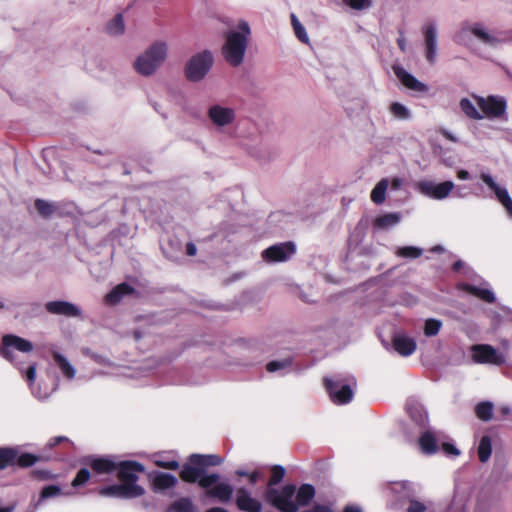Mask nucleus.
Segmentation results:
<instances>
[{
  "mask_svg": "<svg viewBox=\"0 0 512 512\" xmlns=\"http://www.w3.org/2000/svg\"><path fill=\"white\" fill-rule=\"evenodd\" d=\"M250 34L251 30L246 21L239 22L238 31L225 34L222 55L232 67H238L243 62Z\"/></svg>",
  "mask_w": 512,
  "mask_h": 512,
  "instance_id": "f257e3e1",
  "label": "nucleus"
},
{
  "mask_svg": "<svg viewBox=\"0 0 512 512\" xmlns=\"http://www.w3.org/2000/svg\"><path fill=\"white\" fill-rule=\"evenodd\" d=\"M167 57V45L157 41L139 55L134 62V69L142 76H150L156 72Z\"/></svg>",
  "mask_w": 512,
  "mask_h": 512,
  "instance_id": "f03ea898",
  "label": "nucleus"
},
{
  "mask_svg": "<svg viewBox=\"0 0 512 512\" xmlns=\"http://www.w3.org/2000/svg\"><path fill=\"white\" fill-rule=\"evenodd\" d=\"M295 494L296 486L293 484H287L280 490L276 488H268L266 492V499L281 512H297L298 505L294 500Z\"/></svg>",
  "mask_w": 512,
  "mask_h": 512,
  "instance_id": "7ed1b4c3",
  "label": "nucleus"
},
{
  "mask_svg": "<svg viewBox=\"0 0 512 512\" xmlns=\"http://www.w3.org/2000/svg\"><path fill=\"white\" fill-rule=\"evenodd\" d=\"M34 349L33 343L20 336L14 334H6L2 337V346L0 348V355L11 363L18 366V369L23 373V368L16 363L14 355L15 351L23 354L32 352Z\"/></svg>",
  "mask_w": 512,
  "mask_h": 512,
  "instance_id": "20e7f679",
  "label": "nucleus"
},
{
  "mask_svg": "<svg viewBox=\"0 0 512 512\" xmlns=\"http://www.w3.org/2000/svg\"><path fill=\"white\" fill-rule=\"evenodd\" d=\"M213 62V55L209 50H204L200 53H197L186 64V78L192 82H198L202 80L210 71Z\"/></svg>",
  "mask_w": 512,
  "mask_h": 512,
  "instance_id": "39448f33",
  "label": "nucleus"
},
{
  "mask_svg": "<svg viewBox=\"0 0 512 512\" xmlns=\"http://www.w3.org/2000/svg\"><path fill=\"white\" fill-rule=\"evenodd\" d=\"M471 359L476 364L501 366L506 362V356L492 345L474 344L470 347Z\"/></svg>",
  "mask_w": 512,
  "mask_h": 512,
  "instance_id": "423d86ee",
  "label": "nucleus"
},
{
  "mask_svg": "<svg viewBox=\"0 0 512 512\" xmlns=\"http://www.w3.org/2000/svg\"><path fill=\"white\" fill-rule=\"evenodd\" d=\"M477 105L488 118H502L506 114L507 101L498 95L474 96Z\"/></svg>",
  "mask_w": 512,
  "mask_h": 512,
  "instance_id": "0eeeda50",
  "label": "nucleus"
},
{
  "mask_svg": "<svg viewBox=\"0 0 512 512\" xmlns=\"http://www.w3.org/2000/svg\"><path fill=\"white\" fill-rule=\"evenodd\" d=\"M325 386L331 401L338 405L349 403L354 396V391L349 383L341 379L325 378Z\"/></svg>",
  "mask_w": 512,
  "mask_h": 512,
  "instance_id": "6e6552de",
  "label": "nucleus"
},
{
  "mask_svg": "<svg viewBox=\"0 0 512 512\" xmlns=\"http://www.w3.org/2000/svg\"><path fill=\"white\" fill-rule=\"evenodd\" d=\"M98 493L104 497L133 499L142 496L145 490L140 485L113 484L99 489Z\"/></svg>",
  "mask_w": 512,
  "mask_h": 512,
  "instance_id": "1a4fd4ad",
  "label": "nucleus"
},
{
  "mask_svg": "<svg viewBox=\"0 0 512 512\" xmlns=\"http://www.w3.org/2000/svg\"><path fill=\"white\" fill-rule=\"evenodd\" d=\"M296 252V246L293 242H283L274 244L263 250L262 258L267 263H278L289 260Z\"/></svg>",
  "mask_w": 512,
  "mask_h": 512,
  "instance_id": "9d476101",
  "label": "nucleus"
},
{
  "mask_svg": "<svg viewBox=\"0 0 512 512\" xmlns=\"http://www.w3.org/2000/svg\"><path fill=\"white\" fill-rule=\"evenodd\" d=\"M454 187L455 185L452 181L435 183L430 180H424L417 184V188L421 194L436 200L447 198Z\"/></svg>",
  "mask_w": 512,
  "mask_h": 512,
  "instance_id": "9b49d317",
  "label": "nucleus"
},
{
  "mask_svg": "<svg viewBox=\"0 0 512 512\" xmlns=\"http://www.w3.org/2000/svg\"><path fill=\"white\" fill-rule=\"evenodd\" d=\"M118 478L124 485H138V475L145 471L144 466L137 461H121L117 463Z\"/></svg>",
  "mask_w": 512,
  "mask_h": 512,
  "instance_id": "f8f14e48",
  "label": "nucleus"
},
{
  "mask_svg": "<svg viewBox=\"0 0 512 512\" xmlns=\"http://www.w3.org/2000/svg\"><path fill=\"white\" fill-rule=\"evenodd\" d=\"M425 44V58L429 64L433 65L437 54V30L433 23H426L422 27Z\"/></svg>",
  "mask_w": 512,
  "mask_h": 512,
  "instance_id": "ddd939ff",
  "label": "nucleus"
},
{
  "mask_svg": "<svg viewBox=\"0 0 512 512\" xmlns=\"http://www.w3.org/2000/svg\"><path fill=\"white\" fill-rule=\"evenodd\" d=\"M480 178L494 192L496 198L503 205L508 214L512 216V198L508 191L498 186L489 174L482 173Z\"/></svg>",
  "mask_w": 512,
  "mask_h": 512,
  "instance_id": "4468645a",
  "label": "nucleus"
},
{
  "mask_svg": "<svg viewBox=\"0 0 512 512\" xmlns=\"http://www.w3.org/2000/svg\"><path fill=\"white\" fill-rule=\"evenodd\" d=\"M46 310L55 315H64L67 317H81V309L68 301H50L45 305Z\"/></svg>",
  "mask_w": 512,
  "mask_h": 512,
  "instance_id": "2eb2a0df",
  "label": "nucleus"
},
{
  "mask_svg": "<svg viewBox=\"0 0 512 512\" xmlns=\"http://www.w3.org/2000/svg\"><path fill=\"white\" fill-rule=\"evenodd\" d=\"M392 69L395 76L407 89L417 92L428 91V86L426 84L417 80L412 74L408 73L402 66L393 65Z\"/></svg>",
  "mask_w": 512,
  "mask_h": 512,
  "instance_id": "dca6fc26",
  "label": "nucleus"
},
{
  "mask_svg": "<svg viewBox=\"0 0 512 512\" xmlns=\"http://www.w3.org/2000/svg\"><path fill=\"white\" fill-rule=\"evenodd\" d=\"M237 507L245 512H261L262 504L257 499L251 496L248 489L240 487L236 493Z\"/></svg>",
  "mask_w": 512,
  "mask_h": 512,
  "instance_id": "f3484780",
  "label": "nucleus"
},
{
  "mask_svg": "<svg viewBox=\"0 0 512 512\" xmlns=\"http://www.w3.org/2000/svg\"><path fill=\"white\" fill-rule=\"evenodd\" d=\"M210 120L217 126H226L235 119V111L232 108L213 105L208 110Z\"/></svg>",
  "mask_w": 512,
  "mask_h": 512,
  "instance_id": "a211bd4d",
  "label": "nucleus"
},
{
  "mask_svg": "<svg viewBox=\"0 0 512 512\" xmlns=\"http://www.w3.org/2000/svg\"><path fill=\"white\" fill-rule=\"evenodd\" d=\"M406 411L419 430L427 428L428 414L420 403L415 400L407 401Z\"/></svg>",
  "mask_w": 512,
  "mask_h": 512,
  "instance_id": "6ab92c4d",
  "label": "nucleus"
},
{
  "mask_svg": "<svg viewBox=\"0 0 512 512\" xmlns=\"http://www.w3.org/2000/svg\"><path fill=\"white\" fill-rule=\"evenodd\" d=\"M393 347L398 354L407 357L415 352L417 345L414 338L404 333H398L393 337Z\"/></svg>",
  "mask_w": 512,
  "mask_h": 512,
  "instance_id": "aec40b11",
  "label": "nucleus"
},
{
  "mask_svg": "<svg viewBox=\"0 0 512 512\" xmlns=\"http://www.w3.org/2000/svg\"><path fill=\"white\" fill-rule=\"evenodd\" d=\"M459 288L477 298L480 300L487 302V303H493L495 301V294L493 291L489 288V285L487 283H483L482 286H477L474 284L469 283H463L459 286Z\"/></svg>",
  "mask_w": 512,
  "mask_h": 512,
  "instance_id": "412c9836",
  "label": "nucleus"
},
{
  "mask_svg": "<svg viewBox=\"0 0 512 512\" xmlns=\"http://www.w3.org/2000/svg\"><path fill=\"white\" fill-rule=\"evenodd\" d=\"M420 437L418 440L420 450L425 455H433L438 451L436 435L430 429L419 430Z\"/></svg>",
  "mask_w": 512,
  "mask_h": 512,
  "instance_id": "4be33fe9",
  "label": "nucleus"
},
{
  "mask_svg": "<svg viewBox=\"0 0 512 512\" xmlns=\"http://www.w3.org/2000/svg\"><path fill=\"white\" fill-rule=\"evenodd\" d=\"M52 359L56 367L61 371L67 380H73L76 375V369L72 363L59 351L52 352Z\"/></svg>",
  "mask_w": 512,
  "mask_h": 512,
  "instance_id": "5701e85b",
  "label": "nucleus"
},
{
  "mask_svg": "<svg viewBox=\"0 0 512 512\" xmlns=\"http://www.w3.org/2000/svg\"><path fill=\"white\" fill-rule=\"evenodd\" d=\"M234 489L229 483H217L206 491V496L216 498L222 503H228L233 496Z\"/></svg>",
  "mask_w": 512,
  "mask_h": 512,
  "instance_id": "b1692460",
  "label": "nucleus"
},
{
  "mask_svg": "<svg viewBox=\"0 0 512 512\" xmlns=\"http://www.w3.org/2000/svg\"><path fill=\"white\" fill-rule=\"evenodd\" d=\"M36 369L37 364L32 363L29 365L25 373L23 372L22 374L25 376L27 382L29 383V387L33 396L39 400H46L50 396V393L46 391L42 392V389L34 383L36 378Z\"/></svg>",
  "mask_w": 512,
  "mask_h": 512,
  "instance_id": "393cba45",
  "label": "nucleus"
},
{
  "mask_svg": "<svg viewBox=\"0 0 512 512\" xmlns=\"http://www.w3.org/2000/svg\"><path fill=\"white\" fill-rule=\"evenodd\" d=\"M117 463L112 457L92 458L89 462L93 471L99 474L116 471Z\"/></svg>",
  "mask_w": 512,
  "mask_h": 512,
  "instance_id": "a878e982",
  "label": "nucleus"
},
{
  "mask_svg": "<svg viewBox=\"0 0 512 512\" xmlns=\"http://www.w3.org/2000/svg\"><path fill=\"white\" fill-rule=\"evenodd\" d=\"M134 292V288L127 283H121L114 287L105 297V301L109 305L118 304L126 295Z\"/></svg>",
  "mask_w": 512,
  "mask_h": 512,
  "instance_id": "bb28decb",
  "label": "nucleus"
},
{
  "mask_svg": "<svg viewBox=\"0 0 512 512\" xmlns=\"http://www.w3.org/2000/svg\"><path fill=\"white\" fill-rule=\"evenodd\" d=\"M315 496V488L311 484H302L296 489L295 501L299 507L308 506Z\"/></svg>",
  "mask_w": 512,
  "mask_h": 512,
  "instance_id": "cd10ccee",
  "label": "nucleus"
},
{
  "mask_svg": "<svg viewBox=\"0 0 512 512\" xmlns=\"http://www.w3.org/2000/svg\"><path fill=\"white\" fill-rule=\"evenodd\" d=\"M70 492H63L61 487L58 485H48L42 488L39 499L33 504V510L31 512H34L39 505L42 503V501L54 498L60 495H70Z\"/></svg>",
  "mask_w": 512,
  "mask_h": 512,
  "instance_id": "c85d7f7f",
  "label": "nucleus"
},
{
  "mask_svg": "<svg viewBox=\"0 0 512 512\" xmlns=\"http://www.w3.org/2000/svg\"><path fill=\"white\" fill-rule=\"evenodd\" d=\"M190 462L193 465L200 466L203 470L209 466H217L222 463V458L218 455H201V454H192L189 458Z\"/></svg>",
  "mask_w": 512,
  "mask_h": 512,
  "instance_id": "c756f323",
  "label": "nucleus"
},
{
  "mask_svg": "<svg viewBox=\"0 0 512 512\" xmlns=\"http://www.w3.org/2000/svg\"><path fill=\"white\" fill-rule=\"evenodd\" d=\"M177 483V478L170 474L164 472H158L155 474L153 479V485L157 490H167L173 488Z\"/></svg>",
  "mask_w": 512,
  "mask_h": 512,
  "instance_id": "7c9ffc66",
  "label": "nucleus"
},
{
  "mask_svg": "<svg viewBox=\"0 0 512 512\" xmlns=\"http://www.w3.org/2000/svg\"><path fill=\"white\" fill-rule=\"evenodd\" d=\"M77 214V206L74 202L68 200L55 201L54 217L73 218Z\"/></svg>",
  "mask_w": 512,
  "mask_h": 512,
  "instance_id": "2f4dec72",
  "label": "nucleus"
},
{
  "mask_svg": "<svg viewBox=\"0 0 512 512\" xmlns=\"http://www.w3.org/2000/svg\"><path fill=\"white\" fill-rule=\"evenodd\" d=\"M34 208L37 214L43 219L54 217L55 214V201H47L37 198L34 201Z\"/></svg>",
  "mask_w": 512,
  "mask_h": 512,
  "instance_id": "473e14b6",
  "label": "nucleus"
},
{
  "mask_svg": "<svg viewBox=\"0 0 512 512\" xmlns=\"http://www.w3.org/2000/svg\"><path fill=\"white\" fill-rule=\"evenodd\" d=\"M201 472H204V470L200 466L193 465L190 462V464H186L182 467L180 477L188 483H198Z\"/></svg>",
  "mask_w": 512,
  "mask_h": 512,
  "instance_id": "72a5a7b5",
  "label": "nucleus"
},
{
  "mask_svg": "<svg viewBox=\"0 0 512 512\" xmlns=\"http://www.w3.org/2000/svg\"><path fill=\"white\" fill-rule=\"evenodd\" d=\"M266 369L270 373L281 372L285 374L292 369V358L288 357L270 361L267 363Z\"/></svg>",
  "mask_w": 512,
  "mask_h": 512,
  "instance_id": "f704fd0d",
  "label": "nucleus"
},
{
  "mask_svg": "<svg viewBox=\"0 0 512 512\" xmlns=\"http://www.w3.org/2000/svg\"><path fill=\"white\" fill-rule=\"evenodd\" d=\"M166 512H198L193 502L187 498H180L171 503Z\"/></svg>",
  "mask_w": 512,
  "mask_h": 512,
  "instance_id": "c9c22d12",
  "label": "nucleus"
},
{
  "mask_svg": "<svg viewBox=\"0 0 512 512\" xmlns=\"http://www.w3.org/2000/svg\"><path fill=\"white\" fill-rule=\"evenodd\" d=\"M388 186V179L383 178L372 189L370 197L375 204H382L385 201Z\"/></svg>",
  "mask_w": 512,
  "mask_h": 512,
  "instance_id": "e433bc0d",
  "label": "nucleus"
},
{
  "mask_svg": "<svg viewBox=\"0 0 512 512\" xmlns=\"http://www.w3.org/2000/svg\"><path fill=\"white\" fill-rule=\"evenodd\" d=\"M18 451L11 447H0V470L14 464Z\"/></svg>",
  "mask_w": 512,
  "mask_h": 512,
  "instance_id": "4c0bfd02",
  "label": "nucleus"
},
{
  "mask_svg": "<svg viewBox=\"0 0 512 512\" xmlns=\"http://www.w3.org/2000/svg\"><path fill=\"white\" fill-rule=\"evenodd\" d=\"M492 452V442L488 435H484L478 445V457L482 463L489 460Z\"/></svg>",
  "mask_w": 512,
  "mask_h": 512,
  "instance_id": "58836bf2",
  "label": "nucleus"
},
{
  "mask_svg": "<svg viewBox=\"0 0 512 512\" xmlns=\"http://www.w3.org/2000/svg\"><path fill=\"white\" fill-rule=\"evenodd\" d=\"M460 108L462 112L470 119L473 120H481L483 119V115L477 110L475 105L468 99L462 98L460 100Z\"/></svg>",
  "mask_w": 512,
  "mask_h": 512,
  "instance_id": "ea45409f",
  "label": "nucleus"
},
{
  "mask_svg": "<svg viewBox=\"0 0 512 512\" xmlns=\"http://www.w3.org/2000/svg\"><path fill=\"white\" fill-rule=\"evenodd\" d=\"M125 25L122 14H117L107 23L106 32L110 35H121L124 33Z\"/></svg>",
  "mask_w": 512,
  "mask_h": 512,
  "instance_id": "a19ab883",
  "label": "nucleus"
},
{
  "mask_svg": "<svg viewBox=\"0 0 512 512\" xmlns=\"http://www.w3.org/2000/svg\"><path fill=\"white\" fill-rule=\"evenodd\" d=\"M493 403L489 401L481 402L475 407L477 417L482 421H489L493 416Z\"/></svg>",
  "mask_w": 512,
  "mask_h": 512,
  "instance_id": "79ce46f5",
  "label": "nucleus"
},
{
  "mask_svg": "<svg viewBox=\"0 0 512 512\" xmlns=\"http://www.w3.org/2000/svg\"><path fill=\"white\" fill-rule=\"evenodd\" d=\"M469 31L485 44H494L497 42V39L486 32L478 23L471 25Z\"/></svg>",
  "mask_w": 512,
  "mask_h": 512,
  "instance_id": "37998d69",
  "label": "nucleus"
},
{
  "mask_svg": "<svg viewBox=\"0 0 512 512\" xmlns=\"http://www.w3.org/2000/svg\"><path fill=\"white\" fill-rule=\"evenodd\" d=\"M442 326H443V323L441 320L436 319V318H428L425 320V323H424V328H423L424 335L426 337L436 336L440 332Z\"/></svg>",
  "mask_w": 512,
  "mask_h": 512,
  "instance_id": "c03bdc74",
  "label": "nucleus"
},
{
  "mask_svg": "<svg viewBox=\"0 0 512 512\" xmlns=\"http://www.w3.org/2000/svg\"><path fill=\"white\" fill-rule=\"evenodd\" d=\"M290 18H291V24H292V27H293V30H294V33H295L297 39L299 41H301L302 43L307 44L309 42V38H308V35L306 33L304 26L300 23V21L298 20V18L296 17L295 14L292 13Z\"/></svg>",
  "mask_w": 512,
  "mask_h": 512,
  "instance_id": "a18cd8bd",
  "label": "nucleus"
},
{
  "mask_svg": "<svg viewBox=\"0 0 512 512\" xmlns=\"http://www.w3.org/2000/svg\"><path fill=\"white\" fill-rule=\"evenodd\" d=\"M220 479V476L219 474L217 473H211V474H206V472H201V476L198 480V485L203 488V489H206V491L210 488H212L213 486H215L217 484V482L219 481Z\"/></svg>",
  "mask_w": 512,
  "mask_h": 512,
  "instance_id": "49530a36",
  "label": "nucleus"
},
{
  "mask_svg": "<svg viewBox=\"0 0 512 512\" xmlns=\"http://www.w3.org/2000/svg\"><path fill=\"white\" fill-rule=\"evenodd\" d=\"M285 469L281 465H275L272 467L271 477L268 482V488H274L284 477Z\"/></svg>",
  "mask_w": 512,
  "mask_h": 512,
  "instance_id": "de8ad7c7",
  "label": "nucleus"
},
{
  "mask_svg": "<svg viewBox=\"0 0 512 512\" xmlns=\"http://www.w3.org/2000/svg\"><path fill=\"white\" fill-rule=\"evenodd\" d=\"M155 464L158 467L170 470H176L179 468V462L176 459H166L164 455H156Z\"/></svg>",
  "mask_w": 512,
  "mask_h": 512,
  "instance_id": "09e8293b",
  "label": "nucleus"
},
{
  "mask_svg": "<svg viewBox=\"0 0 512 512\" xmlns=\"http://www.w3.org/2000/svg\"><path fill=\"white\" fill-rule=\"evenodd\" d=\"M391 113L399 119H408L410 117L409 110L401 103L394 102L390 106Z\"/></svg>",
  "mask_w": 512,
  "mask_h": 512,
  "instance_id": "8fccbe9b",
  "label": "nucleus"
},
{
  "mask_svg": "<svg viewBox=\"0 0 512 512\" xmlns=\"http://www.w3.org/2000/svg\"><path fill=\"white\" fill-rule=\"evenodd\" d=\"M397 254L404 258H418L422 255V249L415 246H406L399 248Z\"/></svg>",
  "mask_w": 512,
  "mask_h": 512,
  "instance_id": "3c124183",
  "label": "nucleus"
},
{
  "mask_svg": "<svg viewBox=\"0 0 512 512\" xmlns=\"http://www.w3.org/2000/svg\"><path fill=\"white\" fill-rule=\"evenodd\" d=\"M400 220L401 215L399 213H389L376 218L373 224H397Z\"/></svg>",
  "mask_w": 512,
  "mask_h": 512,
  "instance_id": "603ef678",
  "label": "nucleus"
},
{
  "mask_svg": "<svg viewBox=\"0 0 512 512\" xmlns=\"http://www.w3.org/2000/svg\"><path fill=\"white\" fill-rule=\"evenodd\" d=\"M17 464L20 467H30L37 462V457L30 453H23L20 456H16Z\"/></svg>",
  "mask_w": 512,
  "mask_h": 512,
  "instance_id": "864d4df0",
  "label": "nucleus"
},
{
  "mask_svg": "<svg viewBox=\"0 0 512 512\" xmlns=\"http://www.w3.org/2000/svg\"><path fill=\"white\" fill-rule=\"evenodd\" d=\"M90 478V472L87 468H82L78 471L75 478L72 480L73 487H79L85 484Z\"/></svg>",
  "mask_w": 512,
  "mask_h": 512,
  "instance_id": "5fc2aeb1",
  "label": "nucleus"
},
{
  "mask_svg": "<svg viewBox=\"0 0 512 512\" xmlns=\"http://www.w3.org/2000/svg\"><path fill=\"white\" fill-rule=\"evenodd\" d=\"M343 2L355 10H362L370 6V0H343Z\"/></svg>",
  "mask_w": 512,
  "mask_h": 512,
  "instance_id": "6e6d98bb",
  "label": "nucleus"
},
{
  "mask_svg": "<svg viewBox=\"0 0 512 512\" xmlns=\"http://www.w3.org/2000/svg\"><path fill=\"white\" fill-rule=\"evenodd\" d=\"M427 509V507L425 506L424 503L418 501V500H415V499H411L409 501V506L407 508V512H425Z\"/></svg>",
  "mask_w": 512,
  "mask_h": 512,
  "instance_id": "4d7b16f0",
  "label": "nucleus"
},
{
  "mask_svg": "<svg viewBox=\"0 0 512 512\" xmlns=\"http://www.w3.org/2000/svg\"><path fill=\"white\" fill-rule=\"evenodd\" d=\"M442 449L444 453L448 456H458L460 454L458 448L451 443H444L442 445Z\"/></svg>",
  "mask_w": 512,
  "mask_h": 512,
  "instance_id": "13d9d810",
  "label": "nucleus"
},
{
  "mask_svg": "<svg viewBox=\"0 0 512 512\" xmlns=\"http://www.w3.org/2000/svg\"><path fill=\"white\" fill-rule=\"evenodd\" d=\"M328 512H334L331 507L326 505ZM343 512H362V509L358 506L348 505L344 508Z\"/></svg>",
  "mask_w": 512,
  "mask_h": 512,
  "instance_id": "bf43d9fd",
  "label": "nucleus"
},
{
  "mask_svg": "<svg viewBox=\"0 0 512 512\" xmlns=\"http://www.w3.org/2000/svg\"><path fill=\"white\" fill-rule=\"evenodd\" d=\"M186 253L188 256H195L197 253L196 245L193 242H188L186 244Z\"/></svg>",
  "mask_w": 512,
  "mask_h": 512,
  "instance_id": "052dcab7",
  "label": "nucleus"
},
{
  "mask_svg": "<svg viewBox=\"0 0 512 512\" xmlns=\"http://www.w3.org/2000/svg\"><path fill=\"white\" fill-rule=\"evenodd\" d=\"M262 477V474L259 471H254L249 473V481L252 485L256 484L257 481Z\"/></svg>",
  "mask_w": 512,
  "mask_h": 512,
  "instance_id": "680f3d73",
  "label": "nucleus"
},
{
  "mask_svg": "<svg viewBox=\"0 0 512 512\" xmlns=\"http://www.w3.org/2000/svg\"><path fill=\"white\" fill-rule=\"evenodd\" d=\"M63 441H68V438H66L65 436H57L50 440L49 445L55 446Z\"/></svg>",
  "mask_w": 512,
  "mask_h": 512,
  "instance_id": "e2e57ef3",
  "label": "nucleus"
},
{
  "mask_svg": "<svg viewBox=\"0 0 512 512\" xmlns=\"http://www.w3.org/2000/svg\"><path fill=\"white\" fill-rule=\"evenodd\" d=\"M402 183H403V182H402V180H401L400 178L395 177V178H393V179H392V181H391V188H392L393 190H398V189H400V188H401Z\"/></svg>",
  "mask_w": 512,
  "mask_h": 512,
  "instance_id": "0e129e2a",
  "label": "nucleus"
},
{
  "mask_svg": "<svg viewBox=\"0 0 512 512\" xmlns=\"http://www.w3.org/2000/svg\"><path fill=\"white\" fill-rule=\"evenodd\" d=\"M457 177L460 180H467L470 178V173L467 170L461 169L457 172Z\"/></svg>",
  "mask_w": 512,
  "mask_h": 512,
  "instance_id": "69168bd1",
  "label": "nucleus"
},
{
  "mask_svg": "<svg viewBox=\"0 0 512 512\" xmlns=\"http://www.w3.org/2000/svg\"><path fill=\"white\" fill-rule=\"evenodd\" d=\"M464 266H465V263L461 260H458L453 264V270L455 272H459Z\"/></svg>",
  "mask_w": 512,
  "mask_h": 512,
  "instance_id": "338daca9",
  "label": "nucleus"
},
{
  "mask_svg": "<svg viewBox=\"0 0 512 512\" xmlns=\"http://www.w3.org/2000/svg\"><path fill=\"white\" fill-rule=\"evenodd\" d=\"M206 512H229V511L222 507H213V508L208 509Z\"/></svg>",
  "mask_w": 512,
  "mask_h": 512,
  "instance_id": "774afa93",
  "label": "nucleus"
}]
</instances>
